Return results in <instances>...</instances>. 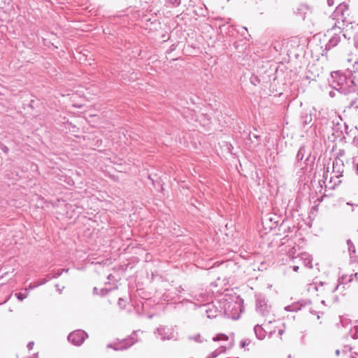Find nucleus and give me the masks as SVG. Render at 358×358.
<instances>
[{
    "label": "nucleus",
    "mask_w": 358,
    "mask_h": 358,
    "mask_svg": "<svg viewBox=\"0 0 358 358\" xmlns=\"http://www.w3.org/2000/svg\"><path fill=\"white\" fill-rule=\"evenodd\" d=\"M141 332L140 330L134 331V334L129 338L125 339L123 343L121 344L120 347L115 348V350H122L127 349L134 345L136 342H137V338H135V336L137 333Z\"/></svg>",
    "instance_id": "nucleus-12"
},
{
    "label": "nucleus",
    "mask_w": 358,
    "mask_h": 358,
    "mask_svg": "<svg viewBox=\"0 0 358 358\" xmlns=\"http://www.w3.org/2000/svg\"><path fill=\"white\" fill-rule=\"evenodd\" d=\"M350 358H358V354L355 353V355H352Z\"/></svg>",
    "instance_id": "nucleus-42"
},
{
    "label": "nucleus",
    "mask_w": 358,
    "mask_h": 358,
    "mask_svg": "<svg viewBox=\"0 0 358 358\" xmlns=\"http://www.w3.org/2000/svg\"><path fill=\"white\" fill-rule=\"evenodd\" d=\"M341 33L342 31L341 28L336 25L327 31L326 36L329 37V39L328 43L326 44V50H330L338 45L341 41Z\"/></svg>",
    "instance_id": "nucleus-4"
},
{
    "label": "nucleus",
    "mask_w": 358,
    "mask_h": 358,
    "mask_svg": "<svg viewBox=\"0 0 358 358\" xmlns=\"http://www.w3.org/2000/svg\"><path fill=\"white\" fill-rule=\"evenodd\" d=\"M299 259L306 267L313 268L312 258L309 254L306 252L301 253L299 255Z\"/></svg>",
    "instance_id": "nucleus-14"
},
{
    "label": "nucleus",
    "mask_w": 358,
    "mask_h": 358,
    "mask_svg": "<svg viewBox=\"0 0 358 358\" xmlns=\"http://www.w3.org/2000/svg\"><path fill=\"white\" fill-rule=\"evenodd\" d=\"M310 157V153L309 152H306V148L304 146L300 147L296 154L297 164H299L300 166H302V161L303 158H305L303 163L306 164V162L309 160Z\"/></svg>",
    "instance_id": "nucleus-10"
},
{
    "label": "nucleus",
    "mask_w": 358,
    "mask_h": 358,
    "mask_svg": "<svg viewBox=\"0 0 358 358\" xmlns=\"http://www.w3.org/2000/svg\"><path fill=\"white\" fill-rule=\"evenodd\" d=\"M113 278V275L111 274H110L108 276V280H111Z\"/></svg>",
    "instance_id": "nucleus-46"
},
{
    "label": "nucleus",
    "mask_w": 358,
    "mask_h": 358,
    "mask_svg": "<svg viewBox=\"0 0 358 358\" xmlns=\"http://www.w3.org/2000/svg\"><path fill=\"white\" fill-rule=\"evenodd\" d=\"M253 137H254V138H258V136H256V135H255V134L253 135Z\"/></svg>",
    "instance_id": "nucleus-51"
},
{
    "label": "nucleus",
    "mask_w": 358,
    "mask_h": 358,
    "mask_svg": "<svg viewBox=\"0 0 358 358\" xmlns=\"http://www.w3.org/2000/svg\"><path fill=\"white\" fill-rule=\"evenodd\" d=\"M353 277H355L356 280H358V273H356L355 274H352L350 277L349 281L351 282L353 280Z\"/></svg>",
    "instance_id": "nucleus-31"
},
{
    "label": "nucleus",
    "mask_w": 358,
    "mask_h": 358,
    "mask_svg": "<svg viewBox=\"0 0 358 358\" xmlns=\"http://www.w3.org/2000/svg\"><path fill=\"white\" fill-rule=\"evenodd\" d=\"M347 245L348 247L349 252L350 254L355 253V247L353 243L351 241V240L349 239L347 241Z\"/></svg>",
    "instance_id": "nucleus-18"
},
{
    "label": "nucleus",
    "mask_w": 358,
    "mask_h": 358,
    "mask_svg": "<svg viewBox=\"0 0 358 358\" xmlns=\"http://www.w3.org/2000/svg\"><path fill=\"white\" fill-rule=\"evenodd\" d=\"M2 150H3V151L4 152H7L8 151V148H7V147H6V146H3V147L2 148Z\"/></svg>",
    "instance_id": "nucleus-40"
},
{
    "label": "nucleus",
    "mask_w": 358,
    "mask_h": 358,
    "mask_svg": "<svg viewBox=\"0 0 358 358\" xmlns=\"http://www.w3.org/2000/svg\"><path fill=\"white\" fill-rule=\"evenodd\" d=\"M68 271H69V268H63V269L57 271V273H55L52 276H51V278H59L62 275V273L63 272H68Z\"/></svg>",
    "instance_id": "nucleus-23"
},
{
    "label": "nucleus",
    "mask_w": 358,
    "mask_h": 358,
    "mask_svg": "<svg viewBox=\"0 0 358 358\" xmlns=\"http://www.w3.org/2000/svg\"><path fill=\"white\" fill-rule=\"evenodd\" d=\"M288 358H291V355H289Z\"/></svg>",
    "instance_id": "nucleus-52"
},
{
    "label": "nucleus",
    "mask_w": 358,
    "mask_h": 358,
    "mask_svg": "<svg viewBox=\"0 0 358 358\" xmlns=\"http://www.w3.org/2000/svg\"><path fill=\"white\" fill-rule=\"evenodd\" d=\"M356 45L358 46V36H357V41H356Z\"/></svg>",
    "instance_id": "nucleus-50"
},
{
    "label": "nucleus",
    "mask_w": 358,
    "mask_h": 358,
    "mask_svg": "<svg viewBox=\"0 0 358 358\" xmlns=\"http://www.w3.org/2000/svg\"><path fill=\"white\" fill-rule=\"evenodd\" d=\"M337 155V157L341 158V157H343L345 155V151L343 150H340Z\"/></svg>",
    "instance_id": "nucleus-32"
},
{
    "label": "nucleus",
    "mask_w": 358,
    "mask_h": 358,
    "mask_svg": "<svg viewBox=\"0 0 358 358\" xmlns=\"http://www.w3.org/2000/svg\"><path fill=\"white\" fill-rule=\"evenodd\" d=\"M154 334L162 341L178 339V333L171 326L160 325L155 330Z\"/></svg>",
    "instance_id": "nucleus-2"
},
{
    "label": "nucleus",
    "mask_w": 358,
    "mask_h": 358,
    "mask_svg": "<svg viewBox=\"0 0 358 358\" xmlns=\"http://www.w3.org/2000/svg\"><path fill=\"white\" fill-rule=\"evenodd\" d=\"M357 322H358V321H357Z\"/></svg>",
    "instance_id": "nucleus-53"
},
{
    "label": "nucleus",
    "mask_w": 358,
    "mask_h": 358,
    "mask_svg": "<svg viewBox=\"0 0 358 358\" xmlns=\"http://www.w3.org/2000/svg\"><path fill=\"white\" fill-rule=\"evenodd\" d=\"M348 6L345 3H340L333 13L334 19H336L338 22L342 21L344 22L346 20L345 13L348 12Z\"/></svg>",
    "instance_id": "nucleus-8"
},
{
    "label": "nucleus",
    "mask_w": 358,
    "mask_h": 358,
    "mask_svg": "<svg viewBox=\"0 0 358 358\" xmlns=\"http://www.w3.org/2000/svg\"><path fill=\"white\" fill-rule=\"evenodd\" d=\"M327 3L329 6H331L334 3V0H327Z\"/></svg>",
    "instance_id": "nucleus-36"
},
{
    "label": "nucleus",
    "mask_w": 358,
    "mask_h": 358,
    "mask_svg": "<svg viewBox=\"0 0 358 358\" xmlns=\"http://www.w3.org/2000/svg\"><path fill=\"white\" fill-rule=\"evenodd\" d=\"M355 166H356V173L358 175V164H356Z\"/></svg>",
    "instance_id": "nucleus-44"
},
{
    "label": "nucleus",
    "mask_w": 358,
    "mask_h": 358,
    "mask_svg": "<svg viewBox=\"0 0 358 358\" xmlns=\"http://www.w3.org/2000/svg\"><path fill=\"white\" fill-rule=\"evenodd\" d=\"M113 289H106V288H102L100 289V293L99 294L101 296H104L106 294H107L110 291H111Z\"/></svg>",
    "instance_id": "nucleus-25"
},
{
    "label": "nucleus",
    "mask_w": 358,
    "mask_h": 358,
    "mask_svg": "<svg viewBox=\"0 0 358 358\" xmlns=\"http://www.w3.org/2000/svg\"><path fill=\"white\" fill-rule=\"evenodd\" d=\"M181 3V0H166L165 6L168 8H176Z\"/></svg>",
    "instance_id": "nucleus-16"
},
{
    "label": "nucleus",
    "mask_w": 358,
    "mask_h": 358,
    "mask_svg": "<svg viewBox=\"0 0 358 358\" xmlns=\"http://www.w3.org/2000/svg\"><path fill=\"white\" fill-rule=\"evenodd\" d=\"M250 343V340H249V339H245V340H243V341H241V346L242 348H244V347H245V346L248 345Z\"/></svg>",
    "instance_id": "nucleus-28"
},
{
    "label": "nucleus",
    "mask_w": 358,
    "mask_h": 358,
    "mask_svg": "<svg viewBox=\"0 0 358 358\" xmlns=\"http://www.w3.org/2000/svg\"><path fill=\"white\" fill-rule=\"evenodd\" d=\"M348 134V126L346 124V129H343V137H344L343 134Z\"/></svg>",
    "instance_id": "nucleus-34"
},
{
    "label": "nucleus",
    "mask_w": 358,
    "mask_h": 358,
    "mask_svg": "<svg viewBox=\"0 0 358 358\" xmlns=\"http://www.w3.org/2000/svg\"><path fill=\"white\" fill-rule=\"evenodd\" d=\"M87 336V334L85 331L78 329L71 332L68 336V340L72 344L79 346L84 342Z\"/></svg>",
    "instance_id": "nucleus-6"
},
{
    "label": "nucleus",
    "mask_w": 358,
    "mask_h": 358,
    "mask_svg": "<svg viewBox=\"0 0 358 358\" xmlns=\"http://www.w3.org/2000/svg\"><path fill=\"white\" fill-rule=\"evenodd\" d=\"M34 341H31L29 342L28 344H27V348L29 350H31L33 349L34 348Z\"/></svg>",
    "instance_id": "nucleus-30"
},
{
    "label": "nucleus",
    "mask_w": 358,
    "mask_h": 358,
    "mask_svg": "<svg viewBox=\"0 0 358 358\" xmlns=\"http://www.w3.org/2000/svg\"><path fill=\"white\" fill-rule=\"evenodd\" d=\"M309 71H310V70H308V73H307V74H306V78H307L308 79L315 80V78H316V76H315H315H309V75H308Z\"/></svg>",
    "instance_id": "nucleus-33"
},
{
    "label": "nucleus",
    "mask_w": 358,
    "mask_h": 358,
    "mask_svg": "<svg viewBox=\"0 0 358 358\" xmlns=\"http://www.w3.org/2000/svg\"><path fill=\"white\" fill-rule=\"evenodd\" d=\"M293 250H294V248H292V250L289 252L290 255L294 254V252H292Z\"/></svg>",
    "instance_id": "nucleus-49"
},
{
    "label": "nucleus",
    "mask_w": 358,
    "mask_h": 358,
    "mask_svg": "<svg viewBox=\"0 0 358 358\" xmlns=\"http://www.w3.org/2000/svg\"><path fill=\"white\" fill-rule=\"evenodd\" d=\"M223 303L224 313L228 315L229 317H231L233 320H238L240 317L242 312L240 304L231 303L227 302V300H224Z\"/></svg>",
    "instance_id": "nucleus-5"
},
{
    "label": "nucleus",
    "mask_w": 358,
    "mask_h": 358,
    "mask_svg": "<svg viewBox=\"0 0 358 358\" xmlns=\"http://www.w3.org/2000/svg\"><path fill=\"white\" fill-rule=\"evenodd\" d=\"M339 354H340V350H337L336 351V355H339Z\"/></svg>",
    "instance_id": "nucleus-48"
},
{
    "label": "nucleus",
    "mask_w": 358,
    "mask_h": 358,
    "mask_svg": "<svg viewBox=\"0 0 358 358\" xmlns=\"http://www.w3.org/2000/svg\"><path fill=\"white\" fill-rule=\"evenodd\" d=\"M332 169L333 172L336 173V177L341 176L344 170V164L343 160L340 157H336L334 159L332 164Z\"/></svg>",
    "instance_id": "nucleus-11"
},
{
    "label": "nucleus",
    "mask_w": 358,
    "mask_h": 358,
    "mask_svg": "<svg viewBox=\"0 0 358 358\" xmlns=\"http://www.w3.org/2000/svg\"><path fill=\"white\" fill-rule=\"evenodd\" d=\"M37 287H38V283H37V284H36V285H34V284L31 283V284H29V285L28 286V287H26V288L24 289V290H25V292H29L30 289H35V288H36Z\"/></svg>",
    "instance_id": "nucleus-27"
},
{
    "label": "nucleus",
    "mask_w": 358,
    "mask_h": 358,
    "mask_svg": "<svg viewBox=\"0 0 358 358\" xmlns=\"http://www.w3.org/2000/svg\"><path fill=\"white\" fill-rule=\"evenodd\" d=\"M205 311L208 318H214L217 315V308L213 304H207L205 306Z\"/></svg>",
    "instance_id": "nucleus-13"
},
{
    "label": "nucleus",
    "mask_w": 358,
    "mask_h": 358,
    "mask_svg": "<svg viewBox=\"0 0 358 358\" xmlns=\"http://www.w3.org/2000/svg\"><path fill=\"white\" fill-rule=\"evenodd\" d=\"M51 276H50L49 275H46V278H43V279H41L37 283H38V285L40 286V285H43L44 284H45L46 282H48L50 279H51Z\"/></svg>",
    "instance_id": "nucleus-22"
},
{
    "label": "nucleus",
    "mask_w": 358,
    "mask_h": 358,
    "mask_svg": "<svg viewBox=\"0 0 358 358\" xmlns=\"http://www.w3.org/2000/svg\"><path fill=\"white\" fill-rule=\"evenodd\" d=\"M227 339H228V336L224 334H218L215 337L213 338V341H221V340L226 341Z\"/></svg>",
    "instance_id": "nucleus-21"
},
{
    "label": "nucleus",
    "mask_w": 358,
    "mask_h": 358,
    "mask_svg": "<svg viewBox=\"0 0 358 358\" xmlns=\"http://www.w3.org/2000/svg\"><path fill=\"white\" fill-rule=\"evenodd\" d=\"M303 122L304 124H308L312 121L311 115H306L303 117Z\"/></svg>",
    "instance_id": "nucleus-24"
},
{
    "label": "nucleus",
    "mask_w": 358,
    "mask_h": 358,
    "mask_svg": "<svg viewBox=\"0 0 358 358\" xmlns=\"http://www.w3.org/2000/svg\"><path fill=\"white\" fill-rule=\"evenodd\" d=\"M93 292L94 294H99V293L98 292V289L96 287L94 288Z\"/></svg>",
    "instance_id": "nucleus-39"
},
{
    "label": "nucleus",
    "mask_w": 358,
    "mask_h": 358,
    "mask_svg": "<svg viewBox=\"0 0 358 358\" xmlns=\"http://www.w3.org/2000/svg\"><path fill=\"white\" fill-rule=\"evenodd\" d=\"M256 310L262 316L266 317L265 321H268V324L275 320L273 316L270 314V308L264 298L261 296L257 298Z\"/></svg>",
    "instance_id": "nucleus-3"
},
{
    "label": "nucleus",
    "mask_w": 358,
    "mask_h": 358,
    "mask_svg": "<svg viewBox=\"0 0 358 358\" xmlns=\"http://www.w3.org/2000/svg\"><path fill=\"white\" fill-rule=\"evenodd\" d=\"M29 358H38V353H35L31 357H30Z\"/></svg>",
    "instance_id": "nucleus-38"
},
{
    "label": "nucleus",
    "mask_w": 358,
    "mask_h": 358,
    "mask_svg": "<svg viewBox=\"0 0 358 358\" xmlns=\"http://www.w3.org/2000/svg\"><path fill=\"white\" fill-rule=\"evenodd\" d=\"M15 295L17 298L18 300L22 301L27 297V296L29 295V292H25V293L18 292V293H15Z\"/></svg>",
    "instance_id": "nucleus-19"
},
{
    "label": "nucleus",
    "mask_w": 358,
    "mask_h": 358,
    "mask_svg": "<svg viewBox=\"0 0 358 358\" xmlns=\"http://www.w3.org/2000/svg\"><path fill=\"white\" fill-rule=\"evenodd\" d=\"M357 141H358V138L357 137L354 138V143H357Z\"/></svg>",
    "instance_id": "nucleus-45"
},
{
    "label": "nucleus",
    "mask_w": 358,
    "mask_h": 358,
    "mask_svg": "<svg viewBox=\"0 0 358 358\" xmlns=\"http://www.w3.org/2000/svg\"><path fill=\"white\" fill-rule=\"evenodd\" d=\"M332 130L336 137L343 136V129H346V123L340 116H336L331 121Z\"/></svg>",
    "instance_id": "nucleus-7"
},
{
    "label": "nucleus",
    "mask_w": 358,
    "mask_h": 358,
    "mask_svg": "<svg viewBox=\"0 0 358 358\" xmlns=\"http://www.w3.org/2000/svg\"><path fill=\"white\" fill-rule=\"evenodd\" d=\"M339 287V285H337L336 287L334 289L333 292H335L336 289H338Z\"/></svg>",
    "instance_id": "nucleus-47"
},
{
    "label": "nucleus",
    "mask_w": 358,
    "mask_h": 358,
    "mask_svg": "<svg viewBox=\"0 0 358 358\" xmlns=\"http://www.w3.org/2000/svg\"><path fill=\"white\" fill-rule=\"evenodd\" d=\"M283 333H284V330H283V329H280V330L278 331V334H279L280 335H282V334H283Z\"/></svg>",
    "instance_id": "nucleus-43"
},
{
    "label": "nucleus",
    "mask_w": 358,
    "mask_h": 358,
    "mask_svg": "<svg viewBox=\"0 0 358 358\" xmlns=\"http://www.w3.org/2000/svg\"><path fill=\"white\" fill-rule=\"evenodd\" d=\"M218 355L219 352L217 350H215L207 358H215L218 356Z\"/></svg>",
    "instance_id": "nucleus-29"
},
{
    "label": "nucleus",
    "mask_w": 358,
    "mask_h": 358,
    "mask_svg": "<svg viewBox=\"0 0 358 358\" xmlns=\"http://www.w3.org/2000/svg\"><path fill=\"white\" fill-rule=\"evenodd\" d=\"M206 295L205 293H200L199 294H195L194 296V299L196 300L197 301H201V302H203V301H206Z\"/></svg>",
    "instance_id": "nucleus-17"
},
{
    "label": "nucleus",
    "mask_w": 358,
    "mask_h": 358,
    "mask_svg": "<svg viewBox=\"0 0 358 358\" xmlns=\"http://www.w3.org/2000/svg\"><path fill=\"white\" fill-rule=\"evenodd\" d=\"M124 300L122 299H120L119 301H118L119 306H124Z\"/></svg>",
    "instance_id": "nucleus-37"
},
{
    "label": "nucleus",
    "mask_w": 358,
    "mask_h": 358,
    "mask_svg": "<svg viewBox=\"0 0 358 358\" xmlns=\"http://www.w3.org/2000/svg\"><path fill=\"white\" fill-rule=\"evenodd\" d=\"M293 269H294V271L297 272L298 270L299 269V267L298 266H294L293 267Z\"/></svg>",
    "instance_id": "nucleus-41"
},
{
    "label": "nucleus",
    "mask_w": 358,
    "mask_h": 358,
    "mask_svg": "<svg viewBox=\"0 0 358 358\" xmlns=\"http://www.w3.org/2000/svg\"><path fill=\"white\" fill-rule=\"evenodd\" d=\"M55 287H56L57 291L59 294H61V293H62V289H64V287H63L62 288H60V287H59V285H55Z\"/></svg>",
    "instance_id": "nucleus-35"
},
{
    "label": "nucleus",
    "mask_w": 358,
    "mask_h": 358,
    "mask_svg": "<svg viewBox=\"0 0 358 358\" xmlns=\"http://www.w3.org/2000/svg\"><path fill=\"white\" fill-rule=\"evenodd\" d=\"M353 69H348L345 72L337 71L331 73V86L342 94H348L355 90V76L358 71V62H355Z\"/></svg>",
    "instance_id": "nucleus-1"
},
{
    "label": "nucleus",
    "mask_w": 358,
    "mask_h": 358,
    "mask_svg": "<svg viewBox=\"0 0 358 358\" xmlns=\"http://www.w3.org/2000/svg\"><path fill=\"white\" fill-rule=\"evenodd\" d=\"M189 338L197 343H202L203 341V339L202 338L201 336L199 334L195 336H190Z\"/></svg>",
    "instance_id": "nucleus-20"
},
{
    "label": "nucleus",
    "mask_w": 358,
    "mask_h": 358,
    "mask_svg": "<svg viewBox=\"0 0 358 358\" xmlns=\"http://www.w3.org/2000/svg\"><path fill=\"white\" fill-rule=\"evenodd\" d=\"M311 303L309 299H303L292 305L285 307V310L290 312H296L301 310L303 307L308 306Z\"/></svg>",
    "instance_id": "nucleus-9"
},
{
    "label": "nucleus",
    "mask_w": 358,
    "mask_h": 358,
    "mask_svg": "<svg viewBox=\"0 0 358 358\" xmlns=\"http://www.w3.org/2000/svg\"><path fill=\"white\" fill-rule=\"evenodd\" d=\"M254 331L256 335V337L259 340L264 339L266 336L265 330L262 327V326L259 324L255 326Z\"/></svg>",
    "instance_id": "nucleus-15"
},
{
    "label": "nucleus",
    "mask_w": 358,
    "mask_h": 358,
    "mask_svg": "<svg viewBox=\"0 0 358 358\" xmlns=\"http://www.w3.org/2000/svg\"><path fill=\"white\" fill-rule=\"evenodd\" d=\"M355 333L352 335L353 339L358 338V325L354 327Z\"/></svg>",
    "instance_id": "nucleus-26"
}]
</instances>
